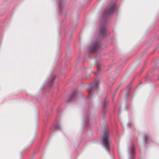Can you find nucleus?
Returning a JSON list of instances; mask_svg holds the SVG:
<instances>
[{
	"instance_id": "nucleus-3",
	"label": "nucleus",
	"mask_w": 159,
	"mask_h": 159,
	"mask_svg": "<svg viewBox=\"0 0 159 159\" xmlns=\"http://www.w3.org/2000/svg\"><path fill=\"white\" fill-rule=\"evenodd\" d=\"M100 46V42L99 41L96 42L93 47H90L89 48L90 51L93 52L97 51L99 49Z\"/></svg>"
},
{
	"instance_id": "nucleus-1",
	"label": "nucleus",
	"mask_w": 159,
	"mask_h": 159,
	"mask_svg": "<svg viewBox=\"0 0 159 159\" xmlns=\"http://www.w3.org/2000/svg\"><path fill=\"white\" fill-rule=\"evenodd\" d=\"M115 7L114 5H109L106 8L103 14L102 21L100 25V32L101 34L103 36H105L107 34L106 33V22H105L104 23H102V22H103L104 20H106L109 16L113 13L115 9Z\"/></svg>"
},
{
	"instance_id": "nucleus-6",
	"label": "nucleus",
	"mask_w": 159,
	"mask_h": 159,
	"mask_svg": "<svg viewBox=\"0 0 159 159\" xmlns=\"http://www.w3.org/2000/svg\"><path fill=\"white\" fill-rule=\"evenodd\" d=\"M107 104V102L106 100H104L103 103V106L104 107H106V104Z\"/></svg>"
},
{
	"instance_id": "nucleus-9",
	"label": "nucleus",
	"mask_w": 159,
	"mask_h": 159,
	"mask_svg": "<svg viewBox=\"0 0 159 159\" xmlns=\"http://www.w3.org/2000/svg\"><path fill=\"white\" fill-rule=\"evenodd\" d=\"M134 149L133 148L132 150V151L133 152Z\"/></svg>"
},
{
	"instance_id": "nucleus-7",
	"label": "nucleus",
	"mask_w": 159,
	"mask_h": 159,
	"mask_svg": "<svg viewBox=\"0 0 159 159\" xmlns=\"http://www.w3.org/2000/svg\"><path fill=\"white\" fill-rule=\"evenodd\" d=\"M127 90L128 91V90H129L130 89V85H129L128 86V87H127Z\"/></svg>"
},
{
	"instance_id": "nucleus-8",
	"label": "nucleus",
	"mask_w": 159,
	"mask_h": 159,
	"mask_svg": "<svg viewBox=\"0 0 159 159\" xmlns=\"http://www.w3.org/2000/svg\"><path fill=\"white\" fill-rule=\"evenodd\" d=\"M61 2L60 1V7L61 6Z\"/></svg>"
},
{
	"instance_id": "nucleus-2",
	"label": "nucleus",
	"mask_w": 159,
	"mask_h": 159,
	"mask_svg": "<svg viewBox=\"0 0 159 159\" xmlns=\"http://www.w3.org/2000/svg\"><path fill=\"white\" fill-rule=\"evenodd\" d=\"M102 138L103 144L106 150L108 151L109 150L110 136L109 132L106 129L103 131Z\"/></svg>"
},
{
	"instance_id": "nucleus-10",
	"label": "nucleus",
	"mask_w": 159,
	"mask_h": 159,
	"mask_svg": "<svg viewBox=\"0 0 159 159\" xmlns=\"http://www.w3.org/2000/svg\"><path fill=\"white\" fill-rule=\"evenodd\" d=\"M77 24H76L75 25V26H76L77 25Z\"/></svg>"
},
{
	"instance_id": "nucleus-4",
	"label": "nucleus",
	"mask_w": 159,
	"mask_h": 159,
	"mask_svg": "<svg viewBox=\"0 0 159 159\" xmlns=\"http://www.w3.org/2000/svg\"><path fill=\"white\" fill-rule=\"evenodd\" d=\"M98 81H97L95 82L94 84L92 86H93V89H88L89 93V95L90 96L92 92L93 89H97L98 87Z\"/></svg>"
},
{
	"instance_id": "nucleus-5",
	"label": "nucleus",
	"mask_w": 159,
	"mask_h": 159,
	"mask_svg": "<svg viewBox=\"0 0 159 159\" xmlns=\"http://www.w3.org/2000/svg\"><path fill=\"white\" fill-rule=\"evenodd\" d=\"M76 93L75 92H74L70 97V100H73L74 98L76 96Z\"/></svg>"
}]
</instances>
